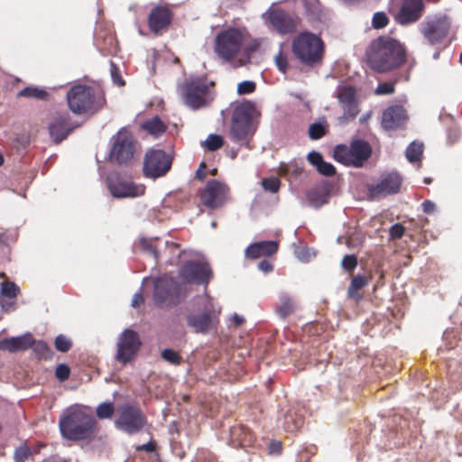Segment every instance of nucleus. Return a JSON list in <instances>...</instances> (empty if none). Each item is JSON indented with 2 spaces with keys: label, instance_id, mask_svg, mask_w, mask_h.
I'll return each instance as SVG.
<instances>
[{
  "label": "nucleus",
  "instance_id": "f257e3e1",
  "mask_svg": "<svg viewBox=\"0 0 462 462\" xmlns=\"http://www.w3.org/2000/svg\"><path fill=\"white\" fill-rule=\"evenodd\" d=\"M365 56L371 70L379 74L390 73L407 62V49L399 40L381 35L371 41Z\"/></svg>",
  "mask_w": 462,
  "mask_h": 462
},
{
  "label": "nucleus",
  "instance_id": "f03ea898",
  "mask_svg": "<svg viewBox=\"0 0 462 462\" xmlns=\"http://www.w3.org/2000/svg\"><path fill=\"white\" fill-rule=\"evenodd\" d=\"M96 424L92 415L79 408L69 410L59 421L62 437L74 441L89 439L95 432Z\"/></svg>",
  "mask_w": 462,
  "mask_h": 462
},
{
  "label": "nucleus",
  "instance_id": "7ed1b4c3",
  "mask_svg": "<svg viewBox=\"0 0 462 462\" xmlns=\"http://www.w3.org/2000/svg\"><path fill=\"white\" fill-rule=\"evenodd\" d=\"M69 110L76 115L96 113L106 103L105 97L94 88L87 85H75L69 88L66 96Z\"/></svg>",
  "mask_w": 462,
  "mask_h": 462
},
{
  "label": "nucleus",
  "instance_id": "20e7f679",
  "mask_svg": "<svg viewBox=\"0 0 462 462\" xmlns=\"http://www.w3.org/2000/svg\"><path fill=\"white\" fill-rule=\"evenodd\" d=\"M291 51L301 64L313 67L323 59L324 43L318 35L310 32H301L293 38Z\"/></svg>",
  "mask_w": 462,
  "mask_h": 462
},
{
  "label": "nucleus",
  "instance_id": "39448f33",
  "mask_svg": "<svg viewBox=\"0 0 462 462\" xmlns=\"http://www.w3.org/2000/svg\"><path fill=\"white\" fill-rule=\"evenodd\" d=\"M214 85V82H209L206 78L202 77L185 80L180 86L185 104L192 109H199L208 105L213 99L210 88Z\"/></svg>",
  "mask_w": 462,
  "mask_h": 462
},
{
  "label": "nucleus",
  "instance_id": "423d86ee",
  "mask_svg": "<svg viewBox=\"0 0 462 462\" xmlns=\"http://www.w3.org/2000/svg\"><path fill=\"white\" fill-rule=\"evenodd\" d=\"M452 18L445 13H437L425 17L420 24V32L430 45L442 43L452 30Z\"/></svg>",
  "mask_w": 462,
  "mask_h": 462
},
{
  "label": "nucleus",
  "instance_id": "0eeeda50",
  "mask_svg": "<svg viewBox=\"0 0 462 462\" xmlns=\"http://www.w3.org/2000/svg\"><path fill=\"white\" fill-rule=\"evenodd\" d=\"M185 297L186 291L175 278L163 275L154 280L153 300L159 308L177 306Z\"/></svg>",
  "mask_w": 462,
  "mask_h": 462
},
{
  "label": "nucleus",
  "instance_id": "6e6552de",
  "mask_svg": "<svg viewBox=\"0 0 462 462\" xmlns=\"http://www.w3.org/2000/svg\"><path fill=\"white\" fill-rule=\"evenodd\" d=\"M254 110V105L250 101H245L235 107L230 127V136L233 141H246L254 134L253 116Z\"/></svg>",
  "mask_w": 462,
  "mask_h": 462
},
{
  "label": "nucleus",
  "instance_id": "1a4fd4ad",
  "mask_svg": "<svg viewBox=\"0 0 462 462\" xmlns=\"http://www.w3.org/2000/svg\"><path fill=\"white\" fill-rule=\"evenodd\" d=\"M370 144L364 140H353L349 146L338 144L334 148V159L346 166L361 167L371 156Z\"/></svg>",
  "mask_w": 462,
  "mask_h": 462
},
{
  "label": "nucleus",
  "instance_id": "9d476101",
  "mask_svg": "<svg viewBox=\"0 0 462 462\" xmlns=\"http://www.w3.org/2000/svg\"><path fill=\"white\" fill-rule=\"evenodd\" d=\"M244 36L236 28L219 32L215 39V51L226 61L233 60L241 51Z\"/></svg>",
  "mask_w": 462,
  "mask_h": 462
},
{
  "label": "nucleus",
  "instance_id": "9b49d317",
  "mask_svg": "<svg viewBox=\"0 0 462 462\" xmlns=\"http://www.w3.org/2000/svg\"><path fill=\"white\" fill-rule=\"evenodd\" d=\"M112 148L109 158L112 162L117 164H128L134 158L135 152L134 141L132 134L125 129H120L112 137Z\"/></svg>",
  "mask_w": 462,
  "mask_h": 462
},
{
  "label": "nucleus",
  "instance_id": "f8f14e48",
  "mask_svg": "<svg viewBox=\"0 0 462 462\" xmlns=\"http://www.w3.org/2000/svg\"><path fill=\"white\" fill-rule=\"evenodd\" d=\"M263 18L281 35L296 32L301 23V19L298 15L290 14L282 8L268 9L263 14Z\"/></svg>",
  "mask_w": 462,
  "mask_h": 462
},
{
  "label": "nucleus",
  "instance_id": "ddd939ff",
  "mask_svg": "<svg viewBox=\"0 0 462 462\" xmlns=\"http://www.w3.org/2000/svg\"><path fill=\"white\" fill-rule=\"evenodd\" d=\"M146 418L142 410L132 404H123L117 409L116 426L128 433L139 432L145 425Z\"/></svg>",
  "mask_w": 462,
  "mask_h": 462
},
{
  "label": "nucleus",
  "instance_id": "4468645a",
  "mask_svg": "<svg viewBox=\"0 0 462 462\" xmlns=\"http://www.w3.org/2000/svg\"><path fill=\"white\" fill-rule=\"evenodd\" d=\"M402 177L397 171L383 172L376 183L367 185V196L371 200L380 199L401 190Z\"/></svg>",
  "mask_w": 462,
  "mask_h": 462
},
{
  "label": "nucleus",
  "instance_id": "2eb2a0df",
  "mask_svg": "<svg viewBox=\"0 0 462 462\" xmlns=\"http://www.w3.org/2000/svg\"><path fill=\"white\" fill-rule=\"evenodd\" d=\"M79 126L68 112H55L49 118L48 132L53 143L59 144Z\"/></svg>",
  "mask_w": 462,
  "mask_h": 462
},
{
  "label": "nucleus",
  "instance_id": "dca6fc26",
  "mask_svg": "<svg viewBox=\"0 0 462 462\" xmlns=\"http://www.w3.org/2000/svg\"><path fill=\"white\" fill-rule=\"evenodd\" d=\"M171 167V160L162 150H149L143 160V174L147 178L156 179L164 176Z\"/></svg>",
  "mask_w": 462,
  "mask_h": 462
},
{
  "label": "nucleus",
  "instance_id": "f3484780",
  "mask_svg": "<svg viewBox=\"0 0 462 462\" xmlns=\"http://www.w3.org/2000/svg\"><path fill=\"white\" fill-rule=\"evenodd\" d=\"M229 188L217 180H210L200 193V202L210 209L222 207L227 200Z\"/></svg>",
  "mask_w": 462,
  "mask_h": 462
},
{
  "label": "nucleus",
  "instance_id": "a211bd4d",
  "mask_svg": "<svg viewBox=\"0 0 462 462\" xmlns=\"http://www.w3.org/2000/svg\"><path fill=\"white\" fill-rule=\"evenodd\" d=\"M180 277L187 283L208 286L212 278V270L207 263L188 261L182 265Z\"/></svg>",
  "mask_w": 462,
  "mask_h": 462
},
{
  "label": "nucleus",
  "instance_id": "6ab92c4d",
  "mask_svg": "<svg viewBox=\"0 0 462 462\" xmlns=\"http://www.w3.org/2000/svg\"><path fill=\"white\" fill-rule=\"evenodd\" d=\"M141 345L138 333L129 328L124 330L117 343L116 360L125 365L136 356Z\"/></svg>",
  "mask_w": 462,
  "mask_h": 462
},
{
  "label": "nucleus",
  "instance_id": "aec40b11",
  "mask_svg": "<svg viewBox=\"0 0 462 462\" xmlns=\"http://www.w3.org/2000/svg\"><path fill=\"white\" fill-rule=\"evenodd\" d=\"M173 19V12L167 5L154 6L147 18L149 30L154 35H162L168 31Z\"/></svg>",
  "mask_w": 462,
  "mask_h": 462
},
{
  "label": "nucleus",
  "instance_id": "412c9836",
  "mask_svg": "<svg viewBox=\"0 0 462 462\" xmlns=\"http://www.w3.org/2000/svg\"><path fill=\"white\" fill-rule=\"evenodd\" d=\"M425 12L423 0H402L394 19L397 23L406 26L417 23Z\"/></svg>",
  "mask_w": 462,
  "mask_h": 462
},
{
  "label": "nucleus",
  "instance_id": "4be33fe9",
  "mask_svg": "<svg viewBox=\"0 0 462 462\" xmlns=\"http://www.w3.org/2000/svg\"><path fill=\"white\" fill-rule=\"evenodd\" d=\"M108 188L115 198H135L143 196L145 192V186L135 184L129 180H124L119 176L108 179Z\"/></svg>",
  "mask_w": 462,
  "mask_h": 462
},
{
  "label": "nucleus",
  "instance_id": "5701e85b",
  "mask_svg": "<svg viewBox=\"0 0 462 462\" xmlns=\"http://www.w3.org/2000/svg\"><path fill=\"white\" fill-rule=\"evenodd\" d=\"M408 120L406 109L401 105L388 106L382 115V127L385 130L402 128Z\"/></svg>",
  "mask_w": 462,
  "mask_h": 462
},
{
  "label": "nucleus",
  "instance_id": "b1692460",
  "mask_svg": "<svg viewBox=\"0 0 462 462\" xmlns=\"http://www.w3.org/2000/svg\"><path fill=\"white\" fill-rule=\"evenodd\" d=\"M188 327L191 328L195 333L206 334L216 328L217 319L209 311H204L199 314H189L186 317Z\"/></svg>",
  "mask_w": 462,
  "mask_h": 462
},
{
  "label": "nucleus",
  "instance_id": "393cba45",
  "mask_svg": "<svg viewBox=\"0 0 462 462\" xmlns=\"http://www.w3.org/2000/svg\"><path fill=\"white\" fill-rule=\"evenodd\" d=\"M279 245L275 241H261L251 244L245 250V256L257 259L262 256H272L278 251Z\"/></svg>",
  "mask_w": 462,
  "mask_h": 462
},
{
  "label": "nucleus",
  "instance_id": "a878e982",
  "mask_svg": "<svg viewBox=\"0 0 462 462\" xmlns=\"http://www.w3.org/2000/svg\"><path fill=\"white\" fill-rule=\"evenodd\" d=\"M34 343L32 334L27 333L20 337L5 338L0 342V348L11 353L24 351L32 346Z\"/></svg>",
  "mask_w": 462,
  "mask_h": 462
},
{
  "label": "nucleus",
  "instance_id": "bb28decb",
  "mask_svg": "<svg viewBox=\"0 0 462 462\" xmlns=\"http://www.w3.org/2000/svg\"><path fill=\"white\" fill-rule=\"evenodd\" d=\"M297 310L296 300L287 292H281L278 295V301L275 306V311L279 317L285 319L293 314Z\"/></svg>",
  "mask_w": 462,
  "mask_h": 462
},
{
  "label": "nucleus",
  "instance_id": "cd10ccee",
  "mask_svg": "<svg viewBox=\"0 0 462 462\" xmlns=\"http://www.w3.org/2000/svg\"><path fill=\"white\" fill-rule=\"evenodd\" d=\"M308 162L316 168L318 172L326 177H331L336 174V168L330 162L323 160L320 152L311 151L307 155Z\"/></svg>",
  "mask_w": 462,
  "mask_h": 462
},
{
  "label": "nucleus",
  "instance_id": "c85d7f7f",
  "mask_svg": "<svg viewBox=\"0 0 462 462\" xmlns=\"http://www.w3.org/2000/svg\"><path fill=\"white\" fill-rule=\"evenodd\" d=\"M330 189L326 185H320L310 189L307 193L309 204L314 208H320L328 203Z\"/></svg>",
  "mask_w": 462,
  "mask_h": 462
},
{
  "label": "nucleus",
  "instance_id": "c756f323",
  "mask_svg": "<svg viewBox=\"0 0 462 462\" xmlns=\"http://www.w3.org/2000/svg\"><path fill=\"white\" fill-rule=\"evenodd\" d=\"M231 437L242 447L252 446L255 440L253 432L245 426L240 425L231 429Z\"/></svg>",
  "mask_w": 462,
  "mask_h": 462
},
{
  "label": "nucleus",
  "instance_id": "7c9ffc66",
  "mask_svg": "<svg viewBox=\"0 0 462 462\" xmlns=\"http://www.w3.org/2000/svg\"><path fill=\"white\" fill-rule=\"evenodd\" d=\"M141 128L154 137L161 136L167 130L166 125L158 116L144 121Z\"/></svg>",
  "mask_w": 462,
  "mask_h": 462
},
{
  "label": "nucleus",
  "instance_id": "2f4dec72",
  "mask_svg": "<svg viewBox=\"0 0 462 462\" xmlns=\"http://www.w3.org/2000/svg\"><path fill=\"white\" fill-rule=\"evenodd\" d=\"M367 284L368 279L365 275H356L355 277H353L351 283L348 287V297L355 300H359L361 296L357 293V291L365 287Z\"/></svg>",
  "mask_w": 462,
  "mask_h": 462
},
{
  "label": "nucleus",
  "instance_id": "473e14b6",
  "mask_svg": "<svg viewBox=\"0 0 462 462\" xmlns=\"http://www.w3.org/2000/svg\"><path fill=\"white\" fill-rule=\"evenodd\" d=\"M402 79L404 81L409 80V73H402L398 77H396L393 81L391 82H383L378 84L377 88H375V94L377 95H390L394 93L395 90V84Z\"/></svg>",
  "mask_w": 462,
  "mask_h": 462
},
{
  "label": "nucleus",
  "instance_id": "72a5a7b5",
  "mask_svg": "<svg viewBox=\"0 0 462 462\" xmlns=\"http://www.w3.org/2000/svg\"><path fill=\"white\" fill-rule=\"evenodd\" d=\"M18 97L35 98L38 100H48L49 93L36 87H26L17 94Z\"/></svg>",
  "mask_w": 462,
  "mask_h": 462
},
{
  "label": "nucleus",
  "instance_id": "f704fd0d",
  "mask_svg": "<svg viewBox=\"0 0 462 462\" xmlns=\"http://www.w3.org/2000/svg\"><path fill=\"white\" fill-rule=\"evenodd\" d=\"M405 153L410 162H420L423 153V144L421 143L412 142L407 147Z\"/></svg>",
  "mask_w": 462,
  "mask_h": 462
},
{
  "label": "nucleus",
  "instance_id": "c9c22d12",
  "mask_svg": "<svg viewBox=\"0 0 462 462\" xmlns=\"http://www.w3.org/2000/svg\"><path fill=\"white\" fill-rule=\"evenodd\" d=\"M20 294V288L10 281H5L1 284L0 296L14 300Z\"/></svg>",
  "mask_w": 462,
  "mask_h": 462
},
{
  "label": "nucleus",
  "instance_id": "e433bc0d",
  "mask_svg": "<svg viewBox=\"0 0 462 462\" xmlns=\"http://www.w3.org/2000/svg\"><path fill=\"white\" fill-rule=\"evenodd\" d=\"M337 98L340 105H344L346 103H351L356 100V92L354 87L346 86L342 87L337 93Z\"/></svg>",
  "mask_w": 462,
  "mask_h": 462
},
{
  "label": "nucleus",
  "instance_id": "4c0bfd02",
  "mask_svg": "<svg viewBox=\"0 0 462 462\" xmlns=\"http://www.w3.org/2000/svg\"><path fill=\"white\" fill-rule=\"evenodd\" d=\"M33 351L36 356L39 359L49 360L51 359L53 356V352L50 348V346L43 341H39L38 343H33Z\"/></svg>",
  "mask_w": 462,
  "mask_h": 462
},
{
  "label": "nucleus",
  "instance_id": "58836bf2",
  "mask_svg": "<svg viewBox=\"0 0 462 462\" xmlns=\"http://www.w3.org/2000/svg\"><path fill=\"white\" fill-rule=\"evenodd\" d=\"M274 62L278 69L285 74L289 69V56L288 53L283 51L282 49L279 50L277 54L274 56Z\"/></svg>",
  "mask_w": 462,
  "mask_h": 462
},
{
  "label": "nucleus",
  "instance_id": "ea45409f",
  "mask_svg": "<svg viewBox=\"0 0 462 462\" xmlns=\"http://www.w3.org/2000/svg\"><path fill=\"white\" fill-rule=\"evenodd\" d=\"M390 19L384 12H376L372 18V27L379 30L385 28L389 24Z\"/></svg>",
  "mask_w": 462,
  "mask_h": 462
},
{
  "label": "nucleus",
  "instance_id": "a19ab883",
  "mask_svg": "<svg viewBox=\"0 0 462 462\" xmlns=\"http://www.w3.org/2000/svg\"><path fill=\"white\" fill-rule=\"evenodd\" d=\"M162 358L171 365H179L181 363L182 357L180 355L171 348H165L162 351Z\"/></svg>",
  "mask_w": 462,
  "mask_h": 462
},
{
  "label": "nucleus",
  "instance_id": "79ce46f5",
  "mask_svg": "<svg viewBox=\"0 0 462 462\" xmlns=\"http://www.w3.org/2000/svg\"><path fill=\"white\" fill-rule=\"evenodd\" d=\"M224 144L223 138L218 134H209L205 142V147L210 152L220 149Z\"/></svg>",
  "mask_w": 462,
  "mask_h": 462
},
{
  "label": "nucleus",
  "instance_id": "37998d69",
  "mask_svg": "<svg viewBox=\"0 0 462 462\" xmlns=\"http://www.w3.org/2000/svg\"><path fill=\"white\" fill-rule=\"evenodd\" d=\"M262 187L265 191L277 193L281 187V181L276 177L264 178L262 180Z\"/></svg>",
  "mask_w": 462,
  "mask_h": 462
},
{
  "label": "nucleus",
  "instance_id": "c03bdc74",
  "mask_svg": "<svg viewBox=\"0 0 462 462\" xmlns=\"http://www.w3.org/2000/svg\"><path fill=\"white\" fill-rule=\"evenodd\" d=\"M327 133L326 126L320 123L311 124L309 127V136L311 140H319Z\"/></svg>",
  "mask_w": 462,
  "mask_h": 462
},
{
  "label": "nucleus",
  "instance_id": "a18cd8bd",
  "mask_svg": "<svg viewBox=\"0 0 462 462\" xmlns=\"http://www.w3.org/2000/svg\"><path fill=\"white\" fill-rule=\"evenodd\" d=\"M32 456L31 448L27 445L18 447L14 454V462H25Z\"/></svg>",
  "mask_w": 462,
  "mask_h": 462
},
{
  "label": "nucleus",
  "instance_id": "49530a36",
  "mask_svg": "<svg viewBox=\"0 0 462 462\" xmlns=\"http://www.w3.org/2000/svg\"><path fill=\"white\" fill-rule=\"evenodd\" d=\"M54 346L58 351L66 353L71 348L72 342L66 336L59 335L55 338Z\"/></svg>",
  "mask_w": 462,
  "mask_h": 462
},
{
  "label": "nucleus",
  "instance_id": "de8ad7c7",
  "mask_svg": "<svg viewBox=\"0 0 462 462\" xmlns=\"http://www.w3.org/2000/svg\"><path fill=\"white\" fill-rule=\"evenodd\" d=\"M341 106L344 110V116L347 119H354L360 111L357 100H355L351 103H346L341 105Z\"/></svg>",
  "mask_w": 462,
  "mask_h": 462
},
{
  "label": "nucleus",
  "instance_id": "09e8293b",
  "mask_svg": "<svg viewBox=\"0 0 462 462\" xmlns=\"http://www.w3.org/2000/svg\"><path fill=\"white\" fill-rule=\"evenodd\" d=\"M115 411L114 405L111 402H103L97 408V416L99 419L111 418Z\"/></svg>",
  "mask_w": 462,
  "mask_h": 462
},
{
  "label": "nucleus",
  "instance_id": "8fccbe9b",
  "mask_svg": "<svg viewBox=\"0 0 462 462\" xmlns=\"http://www.w3.org/2000/svg\"><path fill=\"white\" fill-rule=\"evenodd\" d=\"M357 263V257L355 254H346L342 260V267L349 273L356 269Z\"/></svg>",
  "mask_w": 462,
  "mask_h": 462
},
{
  "label": "nucleus",
  "instance_id": "3c124183",
  "mask_svg": "<svg viewBox=\"0 0 462 462\" xmlns=\"http://www.w3.org/2000/svg\"><path fill=\"white\" fill-rule=\"evenodd\" d=\"M70 374V368L65 364H60L55 369V376L60 382L66 381Z\"/></svg>",
  "mask_w": 462,
  "mask_h": 462
},
{
  "label": "nucleus",
  "instance_id": "603ef678",
  "mask_svg": "<svg viewBox=\"0 0 462 462\" xmlns=\"http://www.w3.org/2000/svg\"><path fill=\"white\" fill-rule=\"evenodd\" d=\"M256 85L254 81L245 80L238 84L237 93L239 95L251 94L254 92Z\"/></svg>",
  "mask_w": 462,
  "mask_h": 462
},
{
  "label": "nucleus",
  "instance_id": "864d4df0",
  "mask_svg": "<svg viewBox=\"0 0 462 462\" xmlns=\"http://www.w3.org/2000/svg\"><path fill=\"white\" fill-rule=\"evenodd\" d=\"M405 232V227L402 224H394L390 227L389 235L392 239H400Z\"/></svg>",
  "mask_w": 462,
  "mask_h": 462
},
{
  "label": "nucleus",
  "instance_id": "5fc2aeb1",
  "mask_svg": "<svg viewBox=\"0 0 462 462\" xmlns=\"http://www.w3.org/2000/svg\"><path fill=\"white\" fill-rule=\"evenodd\" d=\"M111 76L114 83H116L118 86H125V83L120 75L119 69L113 63L111 65Z\"/></svg>",
  "mask_w": 462,
  "mask_h": 462
},
{
  "label": "nucleus",
  "instance_id": "6e6d98bb",
  "mask_svg": "<svg viewBox=\"0 0 462 462\" xmlns=\"http://www.w3.org/2000/svg\"><path fill=\"white\" fill-rule=\"evenodd\" d=\"M141 245L144 250L151 252L156 259L159 257V253L156 250V248L153 246L152 242H150L147 239H143V240H141Z\"/></svg>",
  "mask_w": 462,
  "mask_h": 462
},
{
  "label": "nucleus",
  "instance_id": "4d7b16f0",
  "mask_svg": "<svg viewBox=\"0 0 462 462\" xmlns=\"http://www.w3.org/2000/svg\"><path fill=\"white\" fill-rule=\"evenodd\" d=\"M291 168V162H282L278 167V174L282 177H287L290 175Z\"/></svg>",
  "mask_w": 462,
  "mask_h": 462
},
{
  "label": "nucleus",
  "instance_id": "13d9d810",
  "mask_svg": "<svg viewBox=\"0 0 462 462\" xmlns=\"http://www.w3.org/2000/svg\"><path fill=\"white\" fill-rule=\"evenodd\" d=\"M155 449H156V444L153 441H149L145 444L136 447V450H138V451L153 452V451H155Z\"/></svg>",
  "mask_w": 462,
  "mask_h": 462
},
{
  "label": "nucleus",
  "instance_id": "bf43d9fd",
  "mask_svg": "<svg viewBox=\"0 0 462 462\" xmlns=\"http://www.w3.org/2000/svg\"><path fill=\"white\" fill-rule=\"evenodd\" d=\"M291 168L290 171V175L297 177L303 172V167L298 164L296 162H291Z\"/></svg>",
  "mask_w": 462,
  "mask_h": 462
},
{
  "label": "nucleus",
  "instance_id": "052dcab7",
  "mask_svg": "<svg viewBox=\"0 0 462 462\" xmlns=\"http://www.w3.org/2000/svg\"><path fill=\"white\" fill-rule=\"evenodd\" d=\"M144 302V298L142 292H137L134 295L132 300V307L138 308Z\"/></svg>",
  "mask_w": 462,
  "mask_h": 462
},
{
  "label": "nucleus",
  "instance_id": "680f3d73",
  "mask_svg": "<svg viewBox=\"0 0 462 462\" xmlns=\"http://www.w3.org/2000/svg\"><path fill=\"white\" fill-rule=\"evenodd\" d=\"M258 268L263 273H269L273 269V266L270 261L264 259L258 263Z\"/></svg>",
  "mask_w": 462,
  "mask_h": 462
},
{
  "label": "nucleus",
  "instance_id": "e2e57ef3",
  "mask_svg": "<svg viewBox=\"0 0 462 462\" xmlns=\"http://www.w3.org/2000/svg\"><path fill=\"white\" fill-rule=\"evenodd\" d=\"M291 416H286V418H285V420H286V421H285V423H286L285 429H286L287 431L292 432V431L298 430L300 427L301 422L300 420H298V421H296V422H294L293 424L291 425L290 421H289V420H291Z\"/></svg>",
  "mask_w": 462,
  "mask_h": 462
},
{
  "label": "nucleus",
  "instance_id": "0e129e2a",
  "mask_svg": "<svg viewBox=\"0 0 462 462\" xmlns=\"http://www.w3.org/2000/svg\"><path fill=\"white\" fill-rule=\"evenodd\" d=\"M423 212L431 214L435 210V204L430 200H424L421 204Z\"/></svg>",
  "mask_w": 462,
  "mask_h": 462
},
{
  "label": "nucleus",
  "instance_id": "69168bd1",
  "mask_svg": "<svg viewBox=\"0 0 462 462\" xmlns=\"http://www.w3.org/2000/svg\"><path fill=\"white\" fill-rule=\"evenodd\" d=\"M1 307L5 311H10L15 309V303L9 300L2 299L0 300Z\"/></svg>",
  "mask_w": 462,
  "mask_h": 462
},
{
  "label": "nucleus",
  "instance_id": "338daca9",
  "mask_svg": "<svg viewBox=\"0 0 462 462\" xmlns=\"http://www.w3.org/2000/svg\"><path fill=\"white\" fill-rule=\"evenodd\" d=\"M206 163L204 162H202L200 164H199V169L197 170L196 171V177L199 180H204L205 178H206Z\"/></svg>",
  "mask_w": 462,
  "mask_h": 462
},
{
  "label": "nucleus",
  "instance_id": "774afa93",
  "mask_svg": "<svg viewBox=\"0 0 462 462\" xmlns=\"http://www.w3.org/2000/svg\"><path fill=\"white\" fill-rule=\"evenodd\" d=\"M282 443L279 441H273L270 444V451L271 453L279 454L282 451Z\"/></svg>",
  "mask_w": 462,
  "mask_h": 462
}]
</instances>
